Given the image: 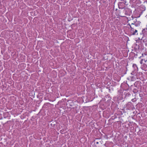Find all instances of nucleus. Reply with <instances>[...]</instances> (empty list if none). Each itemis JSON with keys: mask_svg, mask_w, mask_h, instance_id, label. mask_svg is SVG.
Instances as JSON below:
<instances>
[{"mask_svg": "<svg viewBox=\"0 0 147 147\" xmlns=\"http://www.w3.org/2000/svg\"><path fill=\"white\" fill-rule=\"evenodd\" d=\"M134 127H133L132 126V127H131V129H134Z\"/></svg>", "mask_w": 147, "mask_h": 147, "instance_id": "nucleus-30", "label": "nucleus"}, {"mask_svg": "<svg viewBox=\"0 0 147 147\" xmlns=\"http://www.w3.org/2000/svg\"><path fill=\"white\" fill-rule=\"evenodd\" d=\"M142 69L145 71H147V65L145 63H143V64L141 66Z\"/></svg>", "mask_w": 147, "mask_h": 147, "instance_id": "nucleus-7", "label": "nucleus"}, {"mask_svg": "<svg viewBox=\"0 0 147 147\" xmlns=\"http://www.w3.org/2000/svg\"><path fill=\"white\" fill-rule=\"evenodd\" d=\"M98 139H96L95 140H94V144H98L99 143L98 141H97V140H99Z\"/></svg>", "mask_w": 147, "mask_h": 147, "instance_id": "nucleus-20", "label": "nucleus"}, {"mask_svg": "<svg viewBox=\"0 0 147 147\" xmlns=\"http://www.w3.org/2000/svg\"><path fill=\"white\" fill-rule=\"evenodd\" d=\"M147 3V1H146Z\"/></svg>", "mask_w": 147, "mask_h": 147, "instance_id": "nucleus-40", "label": "nucleus"}, {"mask_svg": "<svg viewBox=\"0 0 147 147\" xmlns=\"http://www.w3.org/2000/svg\"><path fill=\"white\" fill-rule=\"evenodd\" d=\"M130 26V28H131V32H132V31H134V27L133 26V27L131 26L129 24Z\"/></svg>", "mask_w": 147, "mask_h": 147, "instance_id": "nucleus-19", "label": "nucleus"}, {"mask_svg": "<svg viewBox=\"0 0 147 147\" xmlns=\"http://www.w3.org/2000/svg\"><path fill=\"white\" fill-rule=\"evenodd\" d=\"M146 27H147V26H146Z\"/></svg>", "mask_w": 147, "mask_h": 147, "instance_id": "nucleus-39", "label": "nucleus"}, {"mask_svg": "<svg viewBox=\"0 0 147 147\" xmlns=\"http://www.w3.org/2000/svg\"><path fill=\"white\" fill-rule=\"evenodd\" d=\"M136 3H134V5H138L140 4L141 3L140 1L139 0H136Z\"/></svg>", "mask_w": 147, "mask_h": 147, "instance_id": "nucleus-16", "label": "nucleus"}, {"mask_svg": "<svg viewBox=\"0 0 147 147\" xmlns=\"http://www.w3.org/2000/svg\"><path fill=\"white\" fill-rule=\"evenodd\" d=\"M132 54V55H134V57H135L136 58H137V56L138 55V53H137L136 54H135V53L132 52L131 53Z\"/></svg>", "mask_w": 147, "mask_h": 147, "instance_id": "nucleus-21", "label": "nucleus"}, {"mask_svg": "<svg viewBox=\"0 0 147 147\" xmlns=\"http://www.w3.org/2000/svg\"><path fill=\"white\" fill-rule=\"evenodd\" d=\"M51 126L54 127L55 126V124L53 122V123H51Z\"/></svg>", "mask_w": 147, "mask_h": 147, "instance_id": "nucleus-25", "label": "nucleus"}, {"mask_svg": "<svg viewBox=\"0 0 147 147\" xmlns=\"http://www.w3.org/2000/svg\"><path fill=\"white\" fill-rule=\"evenodd\" d=\"M141 22L140 21H138L136 20V21H134V22L131 24V25H134L135 26L138 27L140 25Z\"/></svg>", "mask_w": 147, "mask_h": 147, "instance_id": "nucleus-4", "label": "nucleus"}, {"mask_svg": "<svg viewBox=\"0 0 147 147\" xmlns=\"http://www.w3.org/2000/svg\"><path fill=\"white\" fill-rule=\"evenodd\" d=\"M127 84V85H128V87H129V85H128V84Z\"/></svg>", "mask_w": 147, "mask_h": 147, "instance_id": "nucleus-33", "label": "nucleus"}, {"mask_svg": "<svg viewBox=\"0 0 147 147\" xmlns=\"http://www.w3.org/2000/svg\"><path fill=\"white\" fill-rule=\"evenodd\" d=\"M134 85H131L130 87L131 89L132 88H133L134 87H137V88H139L140 87V84L138 82H136L134 84Z\"/></svg>", "mask_w": 147, "mask_h": 147, "instance_id": "nucleus-2", "label": "nucleus"}, {"mask_svg": "<svg viewBox=\"0 0 147 147\" xmlns=\"http://www.w3.org/2000/svg\"><path fill=\"white\" fill-rule=\"evenodd\" d=\"M138 71H136L135 70H134L132 71L131 73V74L133 75H135L137 73Z\"/></svg>", "mask_w": 147, "mask_h": 147, "instance_id": "nucleus-18", "label": "nucleus"}, {"mask_svg": "<svg viewBox=\"0 0 147 147\" xmlns=\"http://www.w3.org/2000/svg\"><path fill=\"white\" fill-rule=\"evenodd\" d=\"M141 57H143L142 59L144 60V63H146L147 61V55L145 54H142V56H140L139 58H141Z\"/></svg>", "mask_w": 147, "mask_h": 147, "instance_id": "nucleus-6", "label": "nucleus"}, {"mask_svg": "<svg viewBox=\"0 0 147 147\" xmlns=\"http://www.w3.org/2000/svg\"><path fill=\"white\" fill-rule=\"evenodd\" d=\"M115 119V116L114 115L112 116L111 117L110 119L111 120H113Z\"/></svg>", "mask_w": 147, "mask_h": 147, "instance_id": "nucleus-24", "label": "nucleus"}, {"mask_svg": "<svg viewBox=\"0 0 147 147\" xmlns=\"http://www.w3.org/2000/svg\"><path fill=\"white\" fill-rule=\"evenodd\" d=\"M140 35L141 36L138 38L139 40H142V39H143L144 38V36L145 35H147L146 34H144V33H142V32L140 33Z\"/></svg>", "mask_w": 147, "mask_h": 147, "instance_id": "nucleus-10", "label": "nucleus"}, {"mask_svg": "<svg viewBox=\"0 0 147 147\" xmlns=\"http://www.w3.org/2000/svg\"><path fill=\"white\" fill-rule=\"evenodd\" d=\"M123 1L124 2V3H125L126 4V0H124V1Z\"/></svg>", "mask_w": 147, "mask_h": 147, "instance_id": "nucleus-29", "label": "nucleus"}, {"mask_svg": "<svg viewBox=\"0 0 147 147\" xmlns=\"http://www.w3.org/2000/svg\"><path fill=\"white\" fill-rule=\"evenodd\" d=\"M125 4V3H124L123 2H119L118 3V5L119 8L120 9H122L123 8V7H122V6Z\"/></svg>", "mask_w": 147, "mask_h": 147, "instance_id": "nucleus-9", "label": "nucleus"}, {"mask_svg": "<svg viewBox=\"0 0 147 147\" xmlns=\"http://www.w3.org/2000/svg\"><path fill=\"white\" fill-rule=\"evenodd\" d=\"M50 104L49 103H46L45 104H44L43 107H44L45 106H49V105Z\"/></svg>", "mask_w": 147, "mask_h": 147, "instance_id": "nucleus-22", "label": "nucleus"}, {"mask_svg": "<svg viewBox=\"0 0 147 147\" xmlns=\"http://www.w3.org/2000/svg\"><path fill=\"white\" fill-rule=\"evenodd\" d=\"M134 27H135V29H136V30H138V31H139V30H140L138 28V27H136L135 26H134Z\"/></svg>", "mask_w": 147, "mask_h": 147, "instance_id": "nucleus-27", "label": "nucleus"}, {"mask_svg": "<svg viewBox=\"0 0 147 147\" xmlns=\"http://www.w3.org/2000/svg\"><path fill=\"white\" fill-rule=\"evenodd\" d=\"M135 87V88H134L137 89H138V90L139 89V88H137V87Z\"/></svg>", "mask_w": 147, "mask_h": 147, "instance_id": "nucleus-31", "label": "nucleus"}, {"mask_svg": "<svg viewBox=\"0 0 147 147\" xmlns=\"http://www.w3.org/2000/svg\"><path fill=\"white\" fill-rule=\"evenodd\" d=\"M133 99H132V101L133 102Z\"/></svg>", "mask_w": 147, "mask_h": 147, "instance_id": "nucleus-36", "label": "nucleus"}, {"mask_svg": "<svg viewBox=\"0 0 147 147\" xmlns=\"http://www.w3.org/2000/svg\"><path fill=\"white\" fill-rule=\"evenodd\" d=\"M9 113L8 112H6L3 113V115L5 118H6L9 116Z\"/></svg>", "mask_w": 147, "mask_h": 147, "instance_id": "nucleus-11", "label": "nucleus"}, {"mask_svg": "<svg viewBox=\"0 0 147 147\" xmlns=\"http://www.w3.org/2000/svg\"><path fill=\"white\" fill-rule=\"evenodd\" d=\"M136 0H130V1H131V2L134 4V3H136Z\"/></svg>", "mask_w": 147, "mask_h": 147, "instance_id": "nucleus-26", "label": "nucleus"}, {"mask_svg": "<svg viewBox=\"0 0 147 147\" xmlns=\"http://www.w3.org/2000/svg\"><path fill=\"white\" fill-rule=\"evenodd\" d=\"M103 116L104 117L108 118L110 116V114L108 111H104L103 113Z\"/></svg>", "mask_w": 147, "mask_h": 147, "instance_id": "nucleus-5", "label": "nucleus"}, {"mask_svg": "<svg viewBox=\"0 0 147 147\" xmlns=\"http://www.w3.org/2000/svg\"><path fill=\"white\" fill-rule=\"evenodd\" d=\"M142 33H144V34H147V28H146L142 29Z\"/></svg>", "mask_w": 147, "mask_h": 147, "instance_id": "nucleus-15", "label": "nucleus"}, {"mask_svg": "<svg viewBox=\"0 0 147 147\" xmlns=\"http://www.w3.org/2000/svg\"><path fill=\"white\" fill-rule=\"evenodd\" d=\"M133 67L134 68V70H136V71H138V68L136 64H133Z\"/></svg>", "mask_w": 147, "mask_h": 147, "instance_id": "nucleus-14", "label": "nucleus"}, {"mask_svg": "<svg viewBox=\"0 0 147 147\" xmlns=\"http://www.w3.org/2000/svg\"><path fill=\"white\" fill-rule=\"evenodd\" d=\"M109 91H110V89H109Z\"/></svg>", "mask_w": 147, "mask_h": 147, "instance_id": "nucleus-34", "label": "nucleus"}, {"mask_svg": "<svg viewBox=\"0 0 147 147\" xmlns=\"http://www.w3.org/2000/svg\"><path fill=\"white\" fill-rule=\"evenodd\" d=\"M121 1H124V0H120Z\"/></svg>", "mask_w": 147, "mask_h": 147, "instance_id": "nucleus-32", "label": "nucleus"}, {"mask_svg": "<svg viewBox=\"0 0 147 147\" xmlns=\"http://www.w3.org/2000/svg\"><path fill=\"white\" fill-rule=\"evenodd\" d=\"M133 92L134 93H137L138 91V89H137L134 88L133 89Z\"/></svg>", "mask_w": 147, "mask_h": 147, "instance_id": "nucleus-17", "label": "nucleus"}, {"mask_svg": "<svg viewBox=\"0 0 147 147\" xmlns=\"http://www.w3.org/2000/svg\"><path fill=\"white\" fill-rule=\"evenodd\" d=\"M126 107L128 109H132L133 108L132 103L130 102H128L126 105Z\"/></svg>", "mask_w": 147, "mask_h": 147, "instance_id": "nucleus-3", "label": "nucleus"}, {"mask_svg": "<svg viewBox=\"0 0 147 147\" xmlns=\"http://www.w3.org/2000/svg\"><path fill=\"white\" fill-rule=\"evenodd\" d=\"M138 30L135 29V27H134V31H132V32H131V35H136L138 34Z\"/></svg>", "mask_w": 147, "mask_h": 147, "instance_id": "nucleus-8", "label": "nucleus"}, {"mask_svg": "<svg viewBox=\"0 0 147 147\" xmlns=\"http://www.w3.org/2000/svg\"><path fill=\"white\" fill-rule=\"evenodd\" d=\"M142 40V41L143 42L145 43H146V42H147V40L146 39H142V40Z\"/></svg>", "mask_w": 147, "mask_h": 147, "instance_id": "nucleus-23", "label": "nucleus"}, {"mask_svg": "<svg viewBox=\"0 0 147 147\" xmlns=\"http://www.w3.org/2000/svg\"><path fill=\"white\" fill-rule=\"evenodd\" d=\"M143 61H144V60L142 59L141 61H140V63L141 64H142V63H143Z\"/></svg>", "mask_w": 147, "mask_h": 147, "instance_id": "nucleus-28", "label": "nucleus"}, {"mask_svg": "<svg viewBox=\"0 0 147 147\" xmlns=\"http://www.w3.org/2000/svg\"><path fill=\"white\" fill-rule=\"evenodd\" d=\"M124 101V100H123L122 102H123Z\"/></svg>", "mask_w": 147, "mask_h": 147, "instance_id": "nucleus-37", "label": "nucleus"}, {"mask_svg": "<svg viewBox=\"0 0 147 147\" xmlns=\"http://www.w3.org/2000/svg\"><path fill=\"white\" fill-rule=\"evenodd\" d=\"M130 126H132L131 125V124L125 123V125H123V126H124L125 128L128 129V127H130Z\"/></svg>", "mask_w": 147, "mask_h": 147, "instance_id": "nucleus-13", "label": "nucleus"}, {"mask_svg": "<svg viewBox=\"0 0 147 147\" xmlns=\"http://www.w3.org/2000/svg\"><path fill=\"white\" fill-rule=\"evenodd\" d=\"M115 118V119L118 118L119 119L117 120V122L119 120V119L120 118L121 116L120 114H117L115 113L114 115Z\"/></svg>", "mask_w": 147, "mask_h": 147, "instance_id": "nucleus-12", "label": "nucleus"}, {"mask_svg": "<svg viewBox=\"0 0 147 147\" xmlns=\"http://www.w3.org/2000/svg\"><path fill=\"white\" fill-rule=\"evenodd\" d=\"M145 17H146V18H147V15H146V16H145Z\"/></svg>", "mask_w": 147, "mask_h": 147, "instance_id": "nucleus-35", "label": "nucleus"}, {"mask_svg": "<svg viewBox=\"0 0 147 147\" xmlns=\"http://www.w3.org/2000/svg\"><path fill=\"white\" fill-rule=\"evenodd\" d=\"M52 121H49L50 122H51Z\"/></svg>", "mask_w": 147, "mask_h": 147, "instance_id": "nucleus-38", "label": "nucleus"}, {"mask_svg": "<svg viewBox=\"0 0 147 147\" xmlns=\"http://www.w3.org/2000/svg\"><path fill=\"white\" fill-rule=\"evenodd\" d=\"M121 96L119 99L122 100L123 98H127L131 96V94L127 90H123L121 94Z\"/></svg>", "mask_w": 147, "mask_h": 147, "instance_id": "nucleus-1", "label": "nucleus"}]
</instances>
